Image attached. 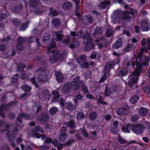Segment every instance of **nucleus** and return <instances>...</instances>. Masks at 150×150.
Returning a JSON list of instances; mask_svg holds the SVG:
<instances>
[{"mask_svg": "<svg viewBox=\"0 0 150 150\" xmlns=\"http://www.w3.org/2000/svg\"><path fill=\"white\" fill-rule=\"evenodd\" d=\"M79 83L81 84H84V82L83 81L80 80L79 76H77L74 78V80L72 81L70 84L71 88L74 91H77L79 89L80 85Z\"/></svg>", "mask_w": 150, "mask_h": 150, "instance_id": "7ed1b4c3", "label": "nucleus"}, {"mask_svg": "<svg viewBox=\"0 0 150 150\" xmlns=\"http://www.w3.org/2000/svg\"><path fill=\"white\" fill-rule=\"evenodd\" d=\"M132 128V125L131 124H128L126 126H123L122 128V131L124 132H129L130 130Z\"/></svg>", "mask_w": 150, "mask_h": 150, "instance_id": "5701e85b", "label": "nucleus"}, {"mask_svg": "<svg viewBox=\"0 0 150 150\" xmlns=\"http://www.w3.org/2000/svg\"><path fill=\"white\" fill-rule=\"evenodd\" d=\"M19 75L16 74L12 77V79L13 82H16L18 80Z\"/></svg>", "mask_w": 150, "mask_h": 150, "instance_id": "6e6d98bb", "label": "nucleus"}, {"mask_svg": "<svg viewBox=\"0 0 150 150\" xmlns=\"http://www.w3.org/2000/svg\"><path fill=\"white\" fill-rule=\"evenodd\" d=\"M114 62L113 61L108 62L104 68L105 71H108L110 70L114 66Z\"/></svg>", "mask_w": 150, "mask_h": 150, "instance_id": "dca6fc26", "label": "nucleus"}, {"mask_svg": "<svg viewBox=\"0 0 150 150\" xmlns=\"http://www.w3.org/2000/svg\"><path fill=\"white\" fill-rule=\"evenodd\" d=\"M139 96L137 95H134L132 97L130 100V101L132 103L136 102L139 99Z\"/></svg>", "mask_w": 150, "mask_h": 150, "instance_id": "c85d7f7f", "label": "nucleus"}, {"mask_svg": "<svg viewBox=\"0 0 150 150\" xmlns=\"http://www.w3.org/2000/svg\"><path fill=\"white\" fill-rule=\"evenodd\" d=\"M21 88L25 92H28L31 89V87L27 85H24L21 86Z\"/></svg>", "mask_w": 150, "mask_h": 150, "instance_id": "f704fd0d", "label": "nucleus"}, {"mask_svg": "<svg viewBox=\"0 0 150 150\" xmlns=\"http://www.w3.org/2000/svg\"><path fill=\"white\" fill-rule=\"evenodd\" d=\"M65 124L66 126L69 127L72 129H74L76 126L74 121L73 120H71L69 122H65Z\"/></svg>", "mask_w": 150, "mask_h": 150, "instance_id": "aec40b11", "label": "nucleus"}, {"mask_svg": "<svg viewBox=\"0 0 150 150\" xmlns=\"http://www.w3.org/2000/svg\"><path fill=\"white\" fill-rule=\"evenodd\" d=\"M122 40L119 38L118 40L114 43L113 45V47L115 49H117L120 48L122 44Z\"/></svg>", "mask_w": 150, "mask_h": 150, "instance_id": "2eb2a0df", "label": "nucleus"}, {"mask_svg": "<svg viewBox=\"0 0 150 150\" xmlns=\"http://www.w3.org/2000/svg\"><path fill=\"white\" fill-rule=\"evenodd\" d=\"M104 38L103 37H99L97 39H96L95 42L96 44H99L101 43H103V41H104Z\"/></svg>", "mask_w": 150, "mask_h": 150, "instance_id": "4c0bfd02", "label": "nucleus"}, {"mask_svg": "<svg viewBox=\"0 0 150 150\" xmlns=\"http://www.w3.org/2000/svg\"><path fill=\"white\" fill-rule=\"evenodd\" d=\"M84 43L86 46H90L93 47L94 46V44L92 42V38L90 34L87 33H86L83 37Z\"/></svg>", "mask_w": 150, "mask_h": 150, "instance_id": "1a4fd4ad", "label": "nucleus"}, {"mask_svg": "<svg viewBox=\"0 0 150 150\" xmlns=\"http://www.w3.org/2000/svg\"><path fill=\"white\" fill-rule=\"evenodd\" d=\"M76 141L74 139H71L67 141V142L64 144V146H67L71 144L73 142Z\"/></svg>", "mask_w": 150, "mask_h": 150, "instance_id": "8fccbe9b", "label": "nucleus"}, {"mask_svg": "<svg viewBox=\"0 0 150 150\" xmlns=\"http://www.w3.org/2000/svg\"><path fill=\"white\" fill-rule=\"evenodd\" d=\"M45 128L47 131H51L52 129L51 126L49 124H47L45 126Z\"/></svg>", "mask_w": 150, "mask_h": 150, "instance_id": "338daca9", "label": "nucleus"}, {"mask_svg": "<svg viewBox=\"0 0 150 150\" xmlns=\"http://www.w3.org/2000/svg\"><path fill=\"white\" fill-rule=\"evenodd\" d=\"M40 3L39 0H30L29 5L31 6L35 7Z\"/></svg>", "mask_w": 150, "mask_h": 150, "instance_id": "b1692460", "label": "nucleus"}, {"mask_svg": "<svg viewBox=\"0 0 150 150\" xmlns=\"http://www.w3.org/2000/svg\"><path fill=\"white\" fill-rule=\"evenodd\" d=\"M128 111V106L125 105H123L116 110L117 114L119 115H126Z\"/></svg>", "mask_w": 150, "mask_h": 150, "instance_id": "9d476101", "label": "nucleus"}, {"mask_svg": "<svg viewBox=\"0 0 150 150\" xmlns=\"http://www.w3.org/2000/svg\"><path fill=\"white\" fill-rule=\"evenodd\" d=\"M119 142L122 144H124L126 143V141L121 137H119L118 138Z\"/></svg>", "mask_w": 150, "mask_h": 150, "instance_id": "052dcab7", "label": "nucleus"}, {"mask_svg": "<svg viewBox=\"0 0 150 150\" xmlns=\"http://www.w3.org/2000/svg\"><path fill=\"white\" fill-rule=\"evenodd\" d=\"M38 119L41 123L43 124L48 120V115L46 114H42L38 117Z\"/></svg>", "mask_w": 150, "mask_h": 150, "instance_id": "f8f14e48", "label": "nucleus"}, {"mask_svg": "<svg viewBox=\"0 0 150 150\" xmlns=\"http://www.w3.org/2000/svg\"><path fill=\"white\" fill-rule=\"evenodd\" d=\"M25 41V39L24 38L21 37H19L18 39V43H23Z\"/></svg>", "mask_w": 150, "mask_h": 150, "instance_id": "864d4df0", "label": "nucleus"}, {"mask_svg": "<svg viewBox=\"0 0 150 150\" xmlns=\"http://www.w3.org/2000/svg\"><path fill=\"white\" fill-rule=\"evenodd\" d=\"M72 6L71 3L67 1L64 3L62 5V8L65 10H68Z\"/></svg>", "mask_w": 150, "mask_h": 150, "instance_id": "a211bd4d", "label": "nucleus"}, {"mask_svg": "<svg viewBox=\"0 0 150 150\" xmlns=\"http://www.w3.org/2000/svg\"><path fill=\"white\" fill-rule=\"evenodd\" d=\"M148 110L147 108H141L139 111L140 115L142 116L146 115L148 113Z\"/></svg>", "mask_w": 150, "mask_h": 150, "instance_id": "412c9836", "label": "nucleus"}, {"mask_svg": "<svg viewBox=\"0 0 150 150\" xmlns=\"http://www.w3.org/2000/svg\"><path fill=\"white\" fill-rule=\"evenodd\" d=\"M102 31L101 29L99 28H97L95 30L94 34L95 35H97L100 34L102 33Z\"/></svg>", "mask_w": 150, "mask_h": 150, "instance_id": "3c124183", "label": "nucleus"}, {"mask_svg": "<svg viewBox=\"0 0 150 150\" xmlns=\"http://www.w3.org/2000/svg\"><path fill=\"white\" fill-rule=\"evenodd\" d=\"M66 38L67 39H64L62 41V42L64 44H67L70 41V39L69 36H67Z\"/></svg>", "mask_w": 150, "mask_h": 150, "instance_id": "e2e57ef3", "label": "nucleus"}, {"mask_svg": "<svg viewBox=\"0 0 150 150\" xmlns=\"http://www.w3.org/2000/svg\"><path fill=\"white\" fill-rule=\"evenodd\" d=\"M82 21L85 25H88L92 22V19L90 16H85L83 18Z\"/></svg>", "mask_w": 150, "mask_h": 150, "instance_id": "ddd939ff", "label": "nucleus"}, {"mask_svg": "<svg viewBox=\"0 0 150 150\" xmlns=\"http://www.w3.org/2000/svg\"><path fill=\"white\" fill-rule=\"evenodd\" d=\"M55 35L56 36V41L61 40L64 37L62 34L59 32H55Z\"/></svg>", "mask_w": 150, "mask_h": 150, "instance_id": "cd10ccee", "label": "nucleus"}, {"mask_svg": "<svg viewBox=\"0 0 150 150\" xmlns=\"http://www.w3.org/2000/svg\"><path fill=\"white\" fill-rule=\"evenodd\" d=\"M16 48L17 51L18 52H20L23 49V46L19 43H18L17 44Z\"/></svg>", "mask_w": 150, "mask_h": 150, "instance_id": "de8ad7c7", "label": "nucleus"}, {"mask_svg": "<svg viewBox=\"0 0 150 150\" xmlns=\"http://www.w3.org/2000/svg\"><path fill=\"white\" fill-rule=\"evenodd\" d=\"M113 31L110 29H108L106 33V36L107 37H110L111 35L113 34Z\"/></svg>", "mask_w": 150, "mask_h": 150, "instance_id": "c03bdc74", "label": "nucleus"}, {"mask_svg": "<svg viewBox=\"0 0 150 150\" xmlns=\"http://www.w3.org/2000/svg\"><path fill=\"white\" fill-rule=\"evenodd\" d=\"M141 27L143 31H148L150 29V24L147 22L143 21L141 22Z\"/></svg>", "mask_w": 150, "mask_h": 150, "instance_id": "9b49d317", "label": "nucleus"}, {"mask_svg": "<svg viewBox=\"0 0 150 150\" xmlns=\"http://www.w3.org/2000/svg\"><path fill=\"white\" fill-rule=\"evenodd\" d=\"M75 3L76 5V9L77 10H79L80 8V0H73Z\"/></svg>", "mask_w": 150, "mask_h": 150, "instance_id": "49530a36", "label": "nucleus"}, {"mask_svg": "<svg viewBox=\"0 0 150 150\" xmlns=\"http://www.w3.org/2000/svg\"><path fill=\"white\" fill-rule=\"evenodd\" d=\"M150 61V59L148 57H146L144 62L143 63V65L144 66H146L149 65V61Z\"/></svg>", "mask_w": 150, "mask_h": 150, "instance_id": "a19ab883", "label": "nucleus"}, {"mask_svg": "<svg viewBox=\"0 0 150 150\" xmlns=\"http://www.w3.org/2000/svg\"><path fill=\"white\" fill-rule=\"evenodd\" d=\"M138 119V115H133L132 117V121L133 122H135L137 121Z\"/></svg>", "mask_w": 150, "mask_h": 150, "instance_id": "13d9d810", "label": "nucleus"}, {"mask_svg": "<svg viewBox=\"0 0 150 150\" xmlns=\"http://www.w3.org/2000/svg\"><path fill=\"white\" fill-rule=\"evenodd\" d=\"M132 131L137 134H141L143 132L145 127L141 124L135 125L132 128Z\"/></svg>", "mask_w": 150, "mask_h": 150, "instance_id": "6e6552de", "label": "nucleus"}, {"mask_svg": "<svg viewBox=\"0 0 150 150\" xmlns=\"http://www.w3.org/2000/svg\"><path fill=\"white\" fill-rule=\"evenodd\" d=\"M81 131L82 133V135H83L84 137L86 138H88L89 134L86 132L84 127H83L81 128Z\"/></svg>", "mask_w": 150, "mask_h": 150, "instance_id": "2f4dec72", "label": "nucleus"}, {"mask_svg": "<svg viewBox=\"0 0 150 150\" xmlns=\"http://www.w3.org/2000/svg\"><path fill=\"white\" fill-rule=\"evenodd\" d=\"M6 14L3 13L0 15V21L4 20L6 17Z\"/></svg>", "mask_w": 150, "mask_h": 150, "instance_id": "69168bd1", "label": "nucleus"}, {"mask_svg": "<svg viewBox=\"0 0 150 150\" xmlns=\"http://www.w3.org/2000/svg\"><path fill=\"white\" fill-rule=\"evenodd\" d=\"M30 81L31 82L35 85L36 87H38V86L37 85L36 81H35V77H32Z\"/></svg>", "mask_w": 150, "mask_h": 150, "instance_id": "5fc2aeb1", "label": "nucleus"}, {"mask_svg": "<svg viewBox=\"0 0 150 150\" xmlns=\"http://www.w3.org/2000/svg\"><path fill=\"white\" fill-rule=\"evenodd\" d=\"M58 111L57 108L56 107H52L49 110V112L50 114L54 115L56 114Z\"/></svg>", "mask_w": 150, "mask_h": 150, "instance_id": "c756f323", "label": "nucleus"}, {"mask_svg": "<svg viewBox=\"0 0 150 150\" xmlns=\"http://www.w3.org/2000/svg\"><path fill=\"white\" fill-rule=\"evenodd\" d=\"M79 44V42L77 41L75 42V43L73 44H71L69 45V47L71 48H73L75 47L78 46Z\"/></svg>", "mask_w": 150, "mask_h": 150, "instance_id": "bf43d9fd", "label": "nucleus"}, {"mask_svg": "<svg viewBox=\"0 0 150 150\" xmlns=\"http://www.w3.org/2000/svg\"><path fill=\"white\" fill-rule=\"evenodd\" d=\"M35 75L39 82L44 83L47 81L48 76L46 70L44 69H40L37 70Z\"/></svg>", "mask_w": 150, "mask_h": 150, "instance_id": "f257e3e1", "label": "nucleus"}, {"mask_svg": "<svg viewBox=\"0 0 150 150\" xmlns=\"http://www.w3.org/2000/svg\"><path fill=\"white\" fill-rule=\"evenodd\" d=\"M97 115V114L96 112H91L89 115V119L91 120H94L96 118Z\"/></svg>", "mask_w": 150, "mask_h": 150, "instance_id": "a878e982", "label": "nucleus"}, {"mask_svg": "<svg viewBox=\"0 0 150 150\" xmlns=\"http://www.w3.org/2000/svg\"><path fill=\"white\" fill-rule=\"evenodd\" d=\"M84 118V115L81 112H79L77 113L76 119L78 120H79Z\"/></svg>", "mask_w": 150, "mask_h": 150, "instance_id": "ea45409f", "label": "nucleus"}, {"mask_svg": "<svg viewBox=\"0 0 150 150\" xmlns=\"http://www.w3.org/2000/svg\"><path fill=\"white\" fill-rule=\"evenodd\" d=\"M52 94L54 95L53 98L55 99L58 98L59 97V94L57 91H52Z\"/></svg>", "mask_w": 150, "mask_h": 150, "instance_id": "58836bf2", "label": "nucleus"}, {"mask_svg": "<svg viewBox=\"0 0 150 150\" xmlns=\"http://www.w3.org/2000/svg\"><path fill=\"white\" fill-rule=\"evenodd\" d=\"M24 118L26 120L31 119L33 118V117L29 116L25 114H20L17 118V120L19 122H21L22 118Z\"/></svg>", "mask_w": 150, "mask_h": 150, "instance_id": "4468645a", "label": "nucleus"}, {"mask_svg": "<svg viewBox=\"0 0 150 150\" xmlns=\"http://www.w3.org/2000/svg\"><path fill=\"white\" fill-rule=\"evenodd\" d=\"M115 91H114V89L112 88H109L108 87H106L105 89L104 95L105 96H109L111 94L114 93Z\"/></svg>", "mask_w": 150, "mask_h": 150, "instance_id": "f3484780", "label": "nucleus"}, {"mask_svg": "<svg viewBox=\"0 0 150 150\" xmlns=\"http://www.w3.org/2000/svg\"><path fill=\"white\" fill-rule=\"evenodd\" d=\"M84 84H82L83 85L82 90L83 92L84 93H88V91L87 88L86 86L84 85Z\"/></svg>", "mask_w": 150, "mask_h": 150, "instance_id": "603ef678", "label": "nucleus"}, {"mask_svg": "<svg viewBox=\"0 0 150 150\" xmlns=\"http://www.w3.org/2000/svg\"><path fill=\"white\" fill-rule=\"evenodd\" d=\"M108 5L104 2H102L99 4V7L101 9H104L105 8L106 6Z\"/></svg>", "mask_w": 150, "mask_h": 150, "instance_id": "09e8293b", "label": "nucleus"}, {"mask_svg": "<svg viewBox=\"0 0 150 150\" xmlns=\"http://www.w3.org/2000/svg\"><path fill=\"white\" fill-rule=\"evenodd\" d=\"M134 46V44L132 43L129 44L127 45L125 49L126 51H129L131 50Z\"/></svg>", "mask_w": 150, "mask_h": 150, "instance_id": "72a5a7b5", "label": "nucleus"}, {"mask_svg": "<svg viewBox=\"0 0 150 150\" xmlns=\"http://www.w3.org/2000/svg\"><path fill=\"white\" fill-rule=\"evenodd\" d=\"M132 65V66L133 67L135 65V63L133 61H129L127 62L126 64H124V67H128L130 65Z\"/></svg>", "mask_w": 150, "mask_h": 150, "instance_id": "c9c22d12", "label": "nucleus"}, {"mask_svg": "<svg viewBox=\"0 0 150 150\" xmlns=\"http://www.w3.org/2000/svg\"><path fill=\"white\" fill-rule=\"evenodd\" d=\"M146 50V49L145 47L142 48L141 50V52L138 54L137 57L136 64L137 67L138 69V70H137L139 71V72H140V70L142 68V66L143 65V63L142 62L143 59L142 56V52L144 51H145ZM136 70H137V69Z\"/></svg>", "mask_w": 150, "mask_h": 150, "instance_id": "20e7f679", "label": "nucleus"}, {"mask_svg": "<svg viewBox=\"0 0 150 150\" xmlns=\"http://www.w3.org/2000/svg\"><path fill=\"white\" fill-rule=\"evenodd\" d=\"M44 132V129L41 127L38 126L35 127L34 129H32L30 132V134L33 137H35L37 138H40V134L38 132L43 133Z\"/></svg>", "mask_w": 150, "mask_h": 150, "instance_id": "423d86ee", "label": "nucleus"}, {"mask_svg": "<svg viewBox=\"0 0 150 150\" xmlns=\"http://www.w3.org/2000/svg\"><path fill=\"white\" fill-rule=\"evenodd\" d=\"M60 133L61 134H66V129L65 127H63L61 129Z\"/></svg>", "mask_w": 150, "mask_h": 150, "instance_id": "4d7b16f0", "label": "nucleus"}, {"mask_svg": "<svg viewBox=\"0 0 150 150\" xmlns=\"http://www.w3.org/2000/svg\"><path fill=\"white\" fill-rule=\"evenodd\" d=\"M65 106L66 108L70 110L73 109L75 107V106L73 104L69 102L66 103Z\"/></svg>", "mask_w": 150, "mask_h": 150, "instance_id": "393cba45", "label": "nucleus"}, {"mask_svg": "<svg viewBox=\"0 0 150 150\" xmlns=\"http://www.w3.org/2000/svg\"><path fill=\"white\" fill-rule=\"evenodd\" d=\"M57 81L58 82H61L64 79L63 75L59 72H57L55 74Z\"/></svg>", "mask_w": 150, "mask_h": 150, "instance_id": "4be33fe9", "label": "nucleus"}, {"mask_svg": "<svg viewBox=\"0 0 150 150\" xmlns=\"http://www.w3.org/2000/svg\"><path fill=\"white\" fill-rule=\"evenodd\" d=\"M5 108V107L4 106H1L0 107V115L3 117H4V114L2 112Z\"/></svg>", "mask_w": 150, "mask_h": 150, "instance_id": "0e129e2a", "label": "nucleus"}, {"mask_svg": "<svg viewBox=\"0 0 150 150\" xmlns=\"http://www.w3.org/2000/svg\"><path fill=\"white\" fill-rule=\"evenodd\" d=\"M55 47V44L53 43L47 47L48 53L50 54L51 52L52 54V55H51L50 57L49 60L50 62L52 63L56 62L57 60V55L58 53V51L55 50H52V48H54Z\"/></svg>", "mask_w": 150, "mask_h": 150, "instance_id": "f03ea898", "label": "nucleus"}, {"mask_svg": "<svg viewBox=\"0 0 150 150\" xmlns=\"http://www.w3.org/2000/svg\"><path fill=\"white\" fill-rule=\"evenodd\" d=\"M127 69L126 68H123L120 71L119 74L121 76L125 75L127 74Z\"/></svg>", "mask_w": 150, "mask_h": 150, "instance_id": "473e14b6", "label": "nucleus"}, {"mask_svg": "<svg viewBox=\"0 0 150 150\" xmlns=\"http://www.w3.org/2000/svg\"><path fill=\"white\" fill-rule=\"evenodd\" d=\"M26 67L25 65L22 62H20L19 64V67L17 69V71L20 72L23 71V69Z\"/></svg>", "mask_w": 150, "mask_h": 150, "instance_id": "bb28decb", "label": "nucleus"}, {"mask_svg": "<svg viewBox=\"0 0 150 150\" xmlns=\"http://www.w3.org/2000/svg\"><path fill=\"white\" fill-rule=\"evenodd\" d=\"M28 24L27 23H23L21 28V30H22L25 29L27 27Z\"/></svg>", "mask_w": 150, "mask_h": 150, "instance_id": "680f3d73", "label": "nucleus"}, {"mask_svg": "<svg viewBox=\"0 0 150 150\" xmlns=\"http://www.w3.org/2000/svg\"><path fill=\"white\" fill-rule=\"evenodd\" d=\"M81 67L83 68H88L89 65L87 60L86 61L83 62V63L80 64Z\"/></svg>", "mask_w": 150, "mask_h": 150, "instance_id": "e433bc0d", "label": "nucleus"}, {"mask_svg": "<svg viewBox=\"0 0 150 150\" xmlns=\"http://www.w3.org/2000/svg\"><path fill=\"white\" fill-rule=\"evenodd\" d=\"M107 76L105 73L104 76L101 78L100 81L101 82H103L107 78Z\"/></svg>", "mask_w": 150, "mask_h": 150, "instance_id": "774afa93", "label": "nucleus"}, {"mask_svg": "<svg viewBox=\"0 0 150 150\" xmlns=\"http://www.w3.org/2000/svg\"><path fill=\"white\" fill-rule=\"evenodd\" d=\"M134 11L133 9H130L129 11H127L122 18L128 21L129 23L133 21L134 20Z\"/></svg>", "mask_w": 150, "mask_h": 150, "instance_id": "39448f33", "label": "nucleus"}, {"mask_svg": "<svg viewBox=\"0 0 150 150\" xmlns=\"http://www.w3.org/2000/svg\"><path fill=\"white\" fill-rule=\"evenodd\" d=\"M69 88L66 85L64 86L62 88V91L64 93H67L69 92Z\"/></svg>", "mask_w": 150, "mask_h": 150, "instance_id": "37998d69", "label": "nucleus"}, {"mask_svg": "<svg viewBox=\"0 0 150 150\" xmlns=\"http://www.w3.org/2000/svg\"><path fill=\"white\" fill-rule=\"evenodd\" d=\"M68 136L66 134H61L59 136V140L61 142H64L67 139Z\"/></svg>", "mask_w": 150, "mask_h": 150, "instance_id": "7c9ffc66", "label": "nucleus"}, {"mask_svg": "<svg viewBox=\"0 0 150 150\" xmlns=\"http://www.w3.org/2000/svg\"><path fill=\"white\" fill-rule=\"evenodd\" d=\"M30 39H31V40H32V41H34V40H35L38 45V47H39L40 46V43L39 42V40L35 36H33L31 37Z\"/></svg>", "mask_w": 150, "mask_h": 150, "instance_id": "a18cd8bd", "label": "nucleus"}, {"mask_svg": "<svg viewBox=\"0 0 150 150\" xmlns=\"http://www.w3.org/2000/svg\"><path fill=\"white\" fill-rule=\"evenodd\" d=\"M133 77L130 79L129 81V86L132 87V84H134L137 81L138 77L137 76H139V71L137 70H135L134 71L132 74Z\"/></svg>", "mask_w": 150, "mask_h": 150, "instance_id": "0eeeda50", "label": "nucleus"}, {"mask_svg": "<svg viewBox=\"0 0 150 150\" xmlns=\"http://www.w3.org/2000/svg\"><path fill=\"white\" fill-rule=\"evenodd\" d=\"M52 23L55 25L59 26L60 25V23L59 19L57 18L54 19L53 20Z\"/></svg>", "mask_w": 150, "mask_h": 150, "instance_id": "79ce46f5", "label": "nucleus"}, {"mask_svg": "<svg viewBox=\"0 0 150 150\" xmlns=\"http://www.w3.org/2000/svg\"><path fill=\"white\" fill-rule=\"evenodd\" d=\"M76 60L77 62L79 64L87 60L85 55H81Z\"/></svg>", "mask_w": 150, "mask_h": 150, "instance_id": "6ab92c4d", "label": "nucleus"}]
</instances>
